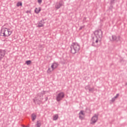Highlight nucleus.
<instances>
[{"label": "nucleus", "mask_w": 127, "mask_h": 127, "mask_svg": "<svg viewBox=\"0 0 127 127\" xmlns=\"http://www.w3.org/2000/svg\"><path fill=\"white\" fill-rule=\"evenodd\" d=\"M95 36L93 37V46H98V44L100 43L103 37V31L97 30L94 32Z\"/></svg>", "instance_id": "1"}, {"label": "nucleus", "mask_w": 127, "mask_h": 127, "mask_svg": "<svg viewBox=\"0 0 127 127\" xmlns=\"http://www.w3.org/2000/svg\"><path fill=\"white\" fill-rule=\"evenodd\" d=\"M70 52L72 54H76L80 50V45L77 43H73L70 46Z\"/></svg>", "instance_id": "2"}, {"label": "nucleus", "mask_w": 127, "mask_h": 127, "mask_svg": "<svg viewBox=\"0 0 127 127\" xmlns=\"http://www.w3.org/2000/svg\"><path fill=\"white\" fill-rule=\"evenodd\" d=\"M10 34H11V31H10V29L6 28H3L1 29V31H0L1 36L7 37L8 36H9Z\"/></svg>", "instance_id": "3"}, {"label": "nucleus", "mask_w": 127, "mask_h": 127, "mask_svg": "<svg viewBox=\"0 0 127 127\" xmlns=\"http://www.w3.org/2000/svg\"><path fill=\"white\" fill-rule=\"evenodd\" d=\"M43 100V98H42V96H40L39 95L36 96L34 99V102L37 104V105H41L42 104V100Z\"/></svg>", "instance_id": "4"}, {"label": "nucleus", "mask_w": 127, "mask_h": 127, "mask_svg": "<svg viewBox=\"0 0 127 127\" xmlns=\"http://www.w3.org/2000/svg\"><path fill=\"white\" fill-rule=\"evenodd\" d=\"M110 40L111 41H121L122 39L120 36L117 37V36L113 35L110 37Z\"/></svg>", "instance_id": "5"}, {"label": "nucleus", "mask_w": 127, "mask_h": 127, "mask_svg": "<svg viewBox=\"0 0 127 127\" xmlns=\"http://www.w3.org/2000/svg\"><path fill=\"white\" fill-rule=\"evenodd\" d=\"M64 93L63 92H61L58 94L56 97V100L57 101V102H60V101H61V100H62V99L64 98Z\"/></svg>", "instance_id": "6"}, {"label": "nucleus", "mask_w": 127, "mask_h": 127, "mask_svg": "<svg viewBox=\"0 0 127 127\" xmlns=\"http://www.w3.org/2000/svg\"><path fill=\"white\" fill-rule=\"evenodd\" d=\"M97 121H98V115H95L93 117H92L91 119V121H90L91 125H95V124L97 123Z\"/></svg>", "instance_id": "7"}, {"label": "nucleus", "mask_w": 127, "mask_h": 127, "mask_svg": "<svg viewBox=\"0 0 127 127\" xmlns=\"http://www.w3.org/2000/svg\"><path fill=\"white\" fill-rule=\"evenodd\" d=\"M5 55V51L3 50H0V61L4 57V56Z\"/></svg>", "instance_id": "8"}, {"label": "nucleus", "mask_w": 127, "mask_h": 127, "mask_svg": "<svg viewBox=\"0 0 127 127\" xmlns=\"http://www.w3.org/2000/svg\"><path fill=\"white\" fill-rule=\"evenodd\" d=\"M45 23V22L44 21V20L42 19L41 21L39 22L38 23V27H43L44 26V24Z\"/></svg>", "instance_id": "9"}, {"label": "nucleus", "mask_w": 127, "mask_h": 127, "mask_svg": "<svg viewBox=\"0 0 127 127\" xmlns=\"http://www.w3.org/2000/svg\"><path fill=\"white\" fill-rule=\"evenodd\" d=\"M79 119H80V120H83V119H84L85 117V112L83 111H81L79 112Z\"/></svg>", "instance_id": "10"}, {"label": "nucleus", "mask_w": 127, "mask_h": 127, "mask_svg": "<svg viewBox=\"0 0 127 127\" xmlns=\"http://www.w3.org/2000/svg\"><path fill=\"white\" fill-rule=\"evenodd\" d=\"M58 64L57 63H54L51 65V68H53L54 70H55L57 67H58Z\"/></svg>", "instance_id": "11"}, {"label": "nucleus", "mask_w": 127, "mask_h": 127, "mask_svg": "<svg viewBox=\"0 0 127 127\" xmlns=\"http://www.w3.org/2000/svg\"><path fill=\"white\" fill-rule=\"evenodd\" d=\"M53 71H54V69L52 67H50L48 68L47 73H48V74H51V73H52Z\"/></svg>", "instance_id": "12"}, {"label": "nucleus", "mask_w": 127, "mask_h": 127, "mask_svg": "<svg viewBox=\"0 0 127 127\" xmlns=\"http://www.w3.org/2000/svg\"><path fill=\"white\" fill-rule=\"evenodd\" d=\"M62 5H63L62 2H60L57 4V5H56V8H57V9H58V8H60V7L62 6Z\"/></svg>", "instance_id": "13"}, {"label": "nucleus", "mask_w": 127, "mask_h": 127, "mask_svg": "<svg viewBox=\"0 0 127 127\" xmlns=\"http://www.w3.org/2000/svg\"><path fill=\"white\" fill-rule=\"evenodd\" d=\"M41 11V7H38L35 9V13L38 14Z\"/></svg>", "instance_id": "14"}, {"label": "nucleus", "mask_w": 127, "mask_h": 127, "mask_svg": "<svg viewBox=\"0 0 127 127\" xmlns=\"http://www.w3.org/2000/svg\"><path fill=\"white\" fill-rule=\"evenodd\" d=\"M36 119V115L32 114V120L34 121Z\"/></svg>", "instance_id": "15"}, {"label": "nucleus", "mask_w": 127, "mask_h": 127, "mask_svg": "<svg viewBox=\"0 0 127 127\" xmlns=\"http://www.w3.org/2000/svg\"><path fill=\"white\" fill-rule=\"evenodd\" d=\"M36 127H41V123L38 121L37 122V124L36 125Z\"/></svg>", "instance_id": "16"}, {"label": "nucleus", "mask_w": 127, "mask_h": 127, "mask_svg": "<svg viewBox=\"0 0 127 127\" xmlns=\"http://www.w3.org/2000/svg\"><path fill=\"white\" fill-rule=\"evenodd\" d=\"M25 63L27 65H30V64H31V61H27Z\"/></svg>", "instance_id": "17"}, {"label": "nucleus", "mask_w": 127, "mask_h": 127, "mask_svg": "<svg viewBox=\"0 0 127 127\" xmlns=\"http://www.w3.org/2000/svg\"><path fill=\"white\" fill-rule=\"evenodd\" d=\"M58 119V115H56L54 116V118H53L54 121H56V120H57Z\"/></svg>", "instance_id": "18"}, {"label": "nucleus", "mask_w": 127, "mask_h": 127, "mask_svg": "<svg viewBox=\"0 0 127 127\" xmlns=\"http://www.w3.org/2000/svg\"><path fill=\"white\" fill-rule=\"evenodd\" d=\"M22 6V3L20 2H18L17 3V6Z\"/></svg>", "instance_id": "19"}, {"label": "nucleus", "mask_w": 127, "mask_h": 127, "mask_svg": "<svg viewBox=\"0 0 127 127\" xmlns=\"http://www.w3.org/2000/svg\"><path fill=\"white\" fill-rule=\"evenodd\" d=\"M119 96H120V95L119 94H117L116 96L114 97L115 99H117V98H118Z\"/></svg>", "instance_id": "20"}, {"label": "nucleus", "mask_w": 127, "mask_h": 127, "mask_svg": "<svg viewBox=\"0 0 127 127\" xmlns=\"http://www.w3.org/2000/svg\"><path fill=\"white\" fill-rule=\"evenodd\" d=\"M38 2L40 4L42 2V0H38Z\"/></svg>", "instance_id": "21"}, {"label": "nucleus", "mask_w": 127, "mask_h": 127, "mask_svg": "<svg viewBox=\"0 0 127 127\" xmlns=\"http://www.w3.org/2000/svg\"><path fill=\"white\" fill-rule=\"evenodd\" d=\"M115 100H116V98H115V97H114L113 98H112L111 101H112V102H115Z\"/></svg>", "instance_id": "22"}, {"label": "nucleus", "mask_w": 127, "mask_h": 127, "mask_svg": "<svg viewBox=\"0 0 127 127\" xmlns=\"http://www.w3.org/2000/svg\"><path fill=\"white\" fill-rule=\"evenodd\" d=\"M28 12H30V11H26V13H28Z\"/></svg>", "instance_id": "23"}, {"label": "nucleus", "mask_w": 127, "mask_h": 127, "mask_svg": "<svg viewBox=\"0 0 127 127\" xmlns=\"http://www.w3.org/2000/svg\"><path fill=\"white\" fill-rule=\"evenodd\" d=\"M126 85H127V82L126 83Z\"/></svg>", "instance_id": "24"}]
</instances>
